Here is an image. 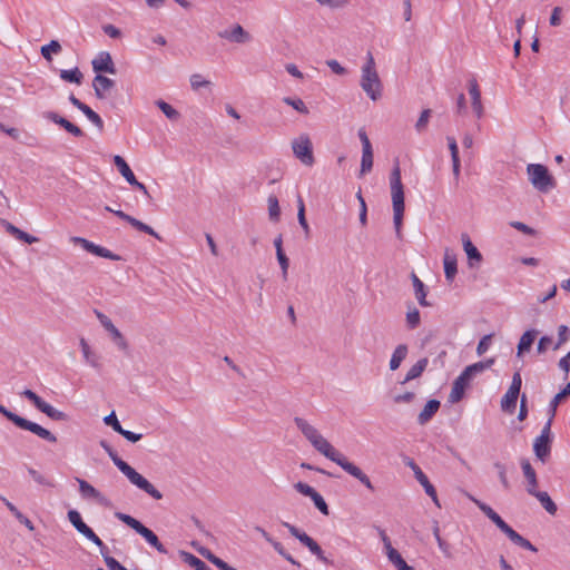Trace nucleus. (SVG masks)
Here are the masks:
<instances>
[{"instance_id": "nucleus-1", "label": "nucleus", "mask_w": 570, "mask_h": 570, "mask_svg": "<svg viewBox=\"0 0 570 570\" xmlns=\"http://www.w3.org/2000/svg\"><path fill=\"white\" fill-rule=\"evenodd\" d=\"M390 186H391V195H392V204H393V223L395 228V234L399 239H402V222L404 216V189L401 180V169L399 163L396 161L394 168L392 169L390 176Z\"/></svg>"}, {"instance_id": "nucleus-2", "label": "nucleus", "mask_w": 570, "mask_h": 570, "mask_svg": "<svg viewBox=\"0 0 570 570\" xmlns=\"http://www.w3.org/2000/svg\"><path fill=\"white\" fill-rule=\"evenodd\" d=\"M361 88L373 101L382 97V82L375 68V61L371 52L367 53V61L362 67Z\"/></svg>"}, {"instance_id": "nucleus-3", "label": "nucleus", "mask_w": 570, "mask_h": 570, "mask_svg": "<svg viewBox=\"0 0 570 570\" xmlns=\"http://www.w3.org/2000/svg\"><path fill=\"white\" fill-rule=\"evenodd\" d=\"M0 413L4 417H7L10 422H12L16 426H18L19 429L29 431V432L36 434L37 436H39L40 439H43L50 443L57 442L56 435L52 434L49 430L9 411L1 403H0Z\"/></svg>"}, {"instance_id": "nucleus-4", "label": "nucleus", "mask_w": 570, "mask_h": 570, "mask_svg": "<svg viewBox=\"0 0 570 570\" xmlns=\"http://www.w3.org/2000/svg\"><path fill=\"white\" fill-rule=\"evenodd\" d=\"M115 517L121 522H124L126 525L135 530L138 534H140L158 552L167 553V549L159 541L158 537L150 529L145 527L140 521L122 512H116Z\"/></svg>"}, {"instance_id": "nucleus-5", "label": "nucleus", "mask_w": 570, "mask_h": 570, "mask_svg": "<svg viewBox=\"0 0 570 570\" xmlns=\"http://www.w3.org/2000/svg\"><path fill=\"white\" fill-rule=\"evenodd\" d=\"M527 173L530 183L541 193H548L556 187V180L550 175L548 168L541 164H529Z\"/></svg>"}, {"instance_id": "nucleus-6", "label": "nucleus", "mask_w": 570, "mask_h": 570, "mask_svg": "<svg viewBox=\"0 0 570 570\" xmlns=\"http://www.w3.org/2000/svg\"><path fill=\"white\" fill-rule=\"evenodd\" d=\"M119 471L127 476L131 484L149 494L153 499L160 500L163 498V494L127 462L119 464Z\"/></svg>"}, {"instance_id": "nucleus-7", "label": "nucleus", "mask_w": 570, "mask_h": 570, "mask_svg": "<svg viewBox=\"0 0 570 570\" xmlns=\"http://www.w3.org/2000/svg\"><path fill=\"white\" fill-rule=\"evenodd\" d=\"M292 148L295 157L306 166H312L315 161L313 155V146L307 135H301L297 139L293 140Z\"/></svg>"}, {"instance_id": "nucleus-8", "label": "nucleus", "mask_w": 570, "mask_h": 570, "mask_svg": "<svg viewBox=\"0 0 570 570\" xmlns=\"http://www.w3.org/2000/svg\"><path fill=\"white\" fill-rule=\"evenodd\" d=\"M95 314L101 326L110 334L111 340L117 345V347L124 352H127L129 348L128 342L120 333V331L114 325L111 320L98 309H95Z\"/></svg>"}, {"instance_id": "nucleus-9", "label": "nucleus", "mask_w": 570, "mask_h": 570, "mask_svg": "<svg viewBox=\"0 0 570 570\" xmlns=\"http://www.w3.org/2000/svg\"><path fill=\"white\" fill-rule=\"evenodd\" d=\"M68 520L75 527V529L86 539H88L96 546L104 547L102 540L94 532V530L89 525H87L83 522L80 513L77 510L68 511Z\"/></svg>"}, {"instance_id": "nucleus-10", "label": "nucleus", "mask_w": 570, "mask_h": 570, "mask_svg": "<svg viewBox=\"0 0 570 570\" xmlns=\"http://www.w3.org/2000/svg\"><path fill=\"white\" fill-rule=\"evenodd\" d=\"M71 242L76 245H80L85 250H87L88 253H91L96 256L104 257V258L111 259V261H120L121 259V257L119 255L114 254L106 247L96 245L95 243H92L86 238L73 236V237H71Z\"/></svg>"}, {"instance_id": "nucleus-11", "label": "nucleus", "mask_w": 570, "mask_h": 570, "mask_svg": "<svg viewBox=\"0 0 570 570\" xmlns=\"http://www.w3.org/2000/svg\"><path fill=\"white\" fill-rule=\"evenodd\" d=\"M307 440L311 442V444L314 446L316 451H318L321 454H323L331 461H334L336 456L341 453L325 438H323L318 431L312 434L311 438Z\"/></svg>"}, {"instance_id": "nucleus-12", "label": "nucleus", "mask_w": 570, "mask_h": 570, "mask_svg": "<svg viewBox=\"0 0 570 570\" xmlns=\"http://www.w3.org/2000/svg\"><path fill=\"white\" fill-rule=\"evenodd\" d=\"M76 480L79 484V492L83 499H92L104 507L109 505V500L89 482L79 478H77Z\"/></svg>"}, {"instance_id": "nucleus-13", "label": "nucleus", "mask_w": 570, "mask_h": 570, "mask_svg": "<svg viewBox=\"0 0 570 570\" xmlns=\"http://www.w3.org/2000/svg\"><path fill=\"white\" fill-rule=\"evenodd\" d=\"M91 65L97 75H101L102 72L115 75L117 72L111 55L107 51L99 52Z\"/></svg>"}, {"instance_id": "nucleus-14", "label": "nucleus", "mask_w": 570, "mask_h": 570, "mask_svg": "<svg viewBox=\"0 0 570 570\" xmlns=\"http://www.w3.org/2000/svg\"><path fill=\"white\" fill-rule=\"evenodd\" d=\"M43 117L53 124L59 125L75 137H82L85 135L82 129L55 111H46L43 112Z\"/></svg>"}, {"instance_id": "nucleus-15", "label": "nucleus", "mask_w": 570, "mask_h": 570, "mask_svg": "<svg viewBox=\"0 0 570 570\" xmlns=\"http://www.w3.org/2000/svg\"><path fill=\"white\" fill-rule=\"evenodd\" d=\"M409 465L412 468L415 479L419 481V483L424 488L425 493L433 500V502L440 507L436 490L433 487V484L429 481L425 473L420 469L419 465H416L413 461H410Z\"/></svg>"}, {"instance_id": "nucleus-16", "label": "nucleus", "mask_w": 570, "mask_h": 570, "mask_svg": "<svg viewBox=\"0 0 570 570\" xmlns=\"http://www.w3.org/2000/svg\"><path fill=\"white\" fill-rule=\"evenodd\" d=\"M115 215L117 217H119L120 219L127 222L128 224H130L135 229L139 230V232H142V233H146L150 236H154L155 238L161 240V237L160 235L154 230L153 227H150L149 225L138 220L137 218L126 214L125 212L122 210H115Z\"/></svg>"}, {"instance_id": "nucleus-17", "label": "nucleus", "mask_w": 570, "mask_h": 570, "mask_svg": "<svg viewBox=\"0 0 570 570\" xmlns=\"http://www.w3.org/2000/svg\"><path fill=\"white\" fill-rule=\"evenodd\" d=\"M218 37L235 43H245L250 40V35L240 24H235L230 30L219 31Z\"/></svg>"}, {"instance_id": "nucleus-18", "label": "nucleus", "mask_w": 570, "mask_h": 570, "mask_svg": "<svg viewBox=\"0 0 570 570\" xmlns=\"http://www.w3.org/2000/svg\"><path fill=\"white\" fill-rule=\"evenodd\" d=\"M461 240L463 245V249L468 256L470 267H474L482 262V255L479 249L472 244L469 235L463 233L461 235Z\"/></svg>"}, {"instance_id": "nucleus-19", "label": "nucleus", "mask_w": 570, "mask_h": 570, "mask_svg": "<svg viewBox=\"0 0 570 570\" xmlns=\"http://www.w3.org/2000/svg\"><path fill=\"white\" fill-rule=\"evenodd\" d=\"M114 86L115 81L104 75H96V77L92 80L95 96L98 99H105L107 97L106 92L110 90Z\"/></svg>"}, {"instance_id": "nucleus-20", "label": "nucleus", "mask_w": 570, "mask_h": 570, "mask_svg": "<svg viewBox=\"0 0 570 570\" xmlns=\"http://www.w3.org/2000/svg\"><path fill=\"white\" fill-rule=\"evenodd\" d=\"M469 94L471 96L472 100V108L476 115L478 118H481L483 116V105L481 101V91L479 88V85L476 80L473 78L469 81Z\"/></svg>"}, {"instance_id": "nucleus-21", "label": "nucleus", "mask_w": 570, "mask_h": 570, "mask_svg": "<svg viewBox=\"0 0 570 570\" xmlns=\"http://www.w3.org/2000/svg\"><path fill=\"white\" fill-rule=\"evenodd\" d=\"M337 465H340L346 473H348L351 476L355 478L356 480L361 481L363 476L366 474L354 463L350 462L346 456L342 453H340L336 459L333 461Z\"/></svg>"}, {"instance_id": "nucleus-22", "label": "nucleus", "mask_w": 570, "mask_h": 570, "mask_svg": "<svg viewBox=\"0 0 570 570\" xmlns=\"http://www.w3.org/2000/svg\"><path fill=\"white\" fill-rule=\"evenodd\" d=\"M468 498L499 528L501 529L507 522L488 504L468 494Z\"/></svg>"}, {"instance_id": "nucleus-23", "label": "nucleus", "mask_w": 570, "mask_h": 570, "mask_svg": "<svg viewBox=\"0 0 570 570\" xmlns=\"http://www.w3.org/2000/svg\"><path fill=\"white\" fill-rule=\"evenodd\" d=\"M444 274L448 282H452L458 273L456 256L449 248L444 252Z\"/></svg>"}, {"instance_id": "nucleus-24", "label": "nucleus", "mask_w": 570, "mask_h": 570, "mask_svg": "<svg viewBox=\"0 0 570 570\" xmlns=\"http://www.w3.org/2000/svg\"><path fill=\"white\" fill-rule=\"evenodd\" d=\"M521 468L527 479L528 487L527 491L529 494L534 493L538 487L537 473L530 462L527 459L521 460Z\"/></svg>"}, {"instance_id": "nucleus-25", "label": "nucleus", "mask_w": 570, "mask_h": 570, "mask_svg": "<svg viewBox=\"0 0 570 570\" xmlns=\"http://www.w3.org/2000/svg\"><path fill=\"white\" fill-rule=\"evenodd\" d=\"M533 451L539 460L546 462L551 452L550 438L538 436L533 443Z\"/></svg>"}, {"instance_id": "nucleus-26", "label": "nucleus", "mask_w": 570, "mask_h": 570, "mask_svg": "<svg viewBox=\"0 0 570 570\" xmlns=\"http://www.w3.org/2000/svg\"><path fill=\"white\" fill-rule=\"evenodd\" d=\"M440 405H441L440 401H438V400L428 401V403L425 404V406L423 407V410L420 412V414L417 416L419 424H421V425L426 424L438 412V410L440 409Z\"/></svg>"}, {"instance_id": "nucleus-27", "label": "nucleus", "mask_w": 570, "mask_h": 570, "mask_svg": "<svg viewBox=\"0 0 570 570\" xmlns=\"http://www.w3.org/2000/svg\"><path fill=\"white\" fill-rule=\"evenodd\" d=\"M537 335V330H528L522 334L518 344V356H521L524 352H528L531 348Z\"/></svg>"}, {"instance_id": "nucleus-28", "label": "nucleus", "mask_w": 570, "mask_h": 570, "mask_svg": "<svg viewBox=\"0 0 570 570\" xmlns=\"http://www.w3.org/2000/svg\"><path fill=\"white\" fill-rule=\"evenodd\" d=\"M429 364V360L423 357L419 360L406 373L405 377L401 381V384H405L412 380H415L422 375Z\"/></svg>"}, {"instance_id": "nucleus-29", "label": "nucleus", "mask_w": 570, "mask_h": 570, "mask_svg": "<svg viewBox=\"0 0 570 570\" xmlns=\"http://www.w3.org/2000/svg\"><path fill=\"white\" fill-rule=\"evenodd\" d=\"M409 348L406 344H400L395 347L390 360V370L396 371L401 363L406 358Z\"/></svg>"}, {"instance_id": "nucleus-30", "label": "nucleus", "mask_w": 570, "mask_h": 570, "mask_svg": "<svg viewBox=\"0 0 570 570\" xmlns=\"http://www.w3.org/2000/svg\"><path fill=\"white\" fill-rule=\"evenodd\" d=\"M412 282L419 304L421 306H430V303L426 301L425 285L414 273H412Z\"/></svg>"}, {"instance_id": "nucleus-31", "label": "nucleus", "mask_w": 570, "mask_h": 570, "mask_svg": "<svg viewBox=\"0 0 570 570\" xmlns=\"http://www.w3.org/2000/svg\"><path fill=\"white\" fill-rule=\"evenodd\" d=\"M568 396H570V382L551 400L548 409L551 417L556 416L559 404L562 403Z\"/></svg>"}, {"instance_id": "nucleus-32", "label": "nucleus", "mask_w": 570, "mask_h": 570, "mask_svg": "<svg viewBox=\"0 0 570 570\" xmlns=\"http://www.w3.org/2000/svg\"><path fill=\"white\" fill-rule=\"evenodd\" d=\"M531 495L535 497L541 505L546 509V511L552 515L556 514L558 508L557 504L552 501L548 492L535 490Z\"/></svg>"}, {"instance_id": "nucleus-33", "label": "nucleus", "mask_w": 570, "mask_h": 570, "mask_svg": "<svg viewBox=\"0 0 570 570\" xmlns=\"http://www.w3.org/2000/svg\"><path fill=\"white\" fill-rule=\"evenodd\" d=\"M386 556L389 561L397 569V570H414L413 567L409 566L405 560L402 558L400 552L394 549L390 548L389 551H386Z\"/></svg>"}, {"instance_id": "nucleus-34", "label": "nucleus", "mask_w": 570, "mask_h": 570, "mask_svg": "<svg viewBox=\"0 0 570 570\" xmlns=\"http://www.w3.org/2000/svg\"><path fill=\"white\" fill-rule=\"evenodd\" d=\"M519 394L518 392L508 390L501 400V409L504 412L513 413L517 407Z\"/></svg>"}, {"instance_id": "nucleus-35", "label": "nucleus", "mask_w": 570, "mask_h": 570, "mask_svg": "<svg viewBox=\"0 0 570 570\" xmlns=\"http://www.w3.org/2000/svg\"><path fill=\"white\" fill-rule=\"evenodd\" d=\"M180 557L184 562L189 564L195 570H212L203 560L189 552L180 551Z\"/></svg>"}, {"instance_id": "nucleus-36", "label": "nucleus", "mask_w": 570, "mask_h": 570, "mask_svg": "<svg viewBox=\"0 0 570 570\" xmlns=\"http://www.w3.org/2000/svg\"><path fill=\"white\" fill-rule=\"evenodd\" d=\"M39 411L45 413L48 417L55 421H68L69 419V416L65 412L57 410L47 402L42 404Z\"/></svg>"}, {"instance_id": "nucleus-37", "label": "nucleus", "mask_w": 570, "mask_h": 570, "mask_svg": "<svg viewBox=\"0 0 570 570\" xmlns=\"http://www.w3.org/2000/svg\"><path fill=\"white\" fill-rule=\"evenodd\" d=\"M283 525L288 530V532L295 537L302 544H304L306 548L313 542V538H311L308 534H306L305 532L301 531L298 528H296L295 525L288 523V522H283Z\"/></svg>"}, {"instance_id": "nucleus-38", "label": "nucleus", "mask_w": 570, "mask_h": 570, "mask_svg": "<svg viewBox=\"0 0 570 570\" xmlns=\"http://www.w3.org/2000/svg\"><path fill=\"white\" fill-rule=\"evenodd\" d=\"M59 76L63 81L72 82V83H77V85H80L83 79L82 72L77 67H75L73 69H70V70H60Z\"/></svg>"}, {"instance_id": "nucleus-39", "label": "nucleus", "mask_w": 570, "mask_h": 570, "mask_svg": "<svg viewBox=\"0 0 570 570\" xmlns=\"http://www.w3.org/2000/svg\"><path fill=\"white\" fill-rule=\"evenodd\" d=\"M80 347L86 362L89 363L92 367L99 368L100 364L98 362V356L91 352L90 346L85 338L80 340Z\"/></svg>"}, {"instance_id": "nucleus-40", "label": "nucleus", "mask_w": 570, "mask_h": 570, "mask_svg": "<svg viewBox=\"0 0 570 570\" xmlns=\"http://www.w3.org/2000/svg\"><path fill=\"white\" fill-rule=\"evenodd\" d=\"M155 104L169 120L176 121L179 119L180 114L165 100L158 99L155 101Z\"/></svg>"}, {"instance_id": "nucleus-41", "label": "nucleus", "mask_w": 570, "mask_h": 570, "mask_svg": "<svg viewBox=\"0 0 570 570\" xmlns=\"http://www.w3.org/2000/svg\"><path fill=\"white\" fill-rule=\"evenodd\" d=\"M297 207H298L297 208L298 209L297 210L298 224L303 228L305 237L308 238L311 229H309V225H308V223L306 220V217H305V205H304V202H303L302 197H298Z\"/></svg>"}, {"instance_id": "nucleus-42", "label": "nucleus", "mask_w": 570, "mask_h": 570, "mask_svg": "<svg viewBox=\"0 0 570 570\" xmlns=\"http://www.w3.org/2000/svg\"><path fill=\"white\" fill-rule=\"evenodd\" d=\"M114 164L117 167V169L119 170V173L121 174V176L126 179V181L128 179H131V177L134 176V173L121 156H119V155L114 156Z\"/></svg>"}, {"instance_id": "nucleus-43", "label": "nucleus", "mask_w": 570, "mask_h": 570, "mask_svg": "<svg viewBox=\"0 0 570 570\" xmlns=\"http://www.w3.org/2000/svg\"><path fill=\"white\" fill-rule=\"evenodd\" d=\"M372 167H373V149L362 150L360 177L370 173L372 170Z\"/></svg>"}, {"instance_id": "nucleus-44", "label": "nucleus", "mask_w": 570, "mask_h": 570, "mask_svg": "<svg viewBox=\"0 0 570 570\" xmlns=\"http://www.w3.org/2000/svg\"><path fill=\"white\" fill-rule=\"evenodd\" d=\"M464 391H465V386L461 382L454 380V382L452 384L451 392L449 394V402L450 403L460 402L464 396Z\"/></svg>"}, {"instance_id": "nucleus-45", "label": "nucleus", "mask_w": 570, "mask_h": 570, "mask_svg": "<svg viewBox=\"0 0 570 570\" xmlns=\"http://www.w3.org/2000/svg\"><path fill=\"white\" fill-rule=\"evenodd\" d=\"M61 51V45L58 40H51L48 45L41 47V56L47 60L51 61V53H59Z\"/></svg>"}, {"instance_id": "nucleus-46", "label": "nucleus", "mask_w": 570, "mask_h": 570, "mask_svg": "<svg viewBox=\"0 0 570 570\" xmlns=\"http://www.w3.org/2000/svg\"><path fill=\"white\" fill-rule=\"evenodd\" d=\"M294 422L297 426V429L302 432V434L309 439L312 434H314L317 429L311 425L305 419L296 416L294 419Z\"/></svg>"}, {"instance_id": "nucleus-47", "label": "nucleus", "mask_w": 570, "mask_h": 570, "mask_svg": "<svg viewBox=\"0 0 570 570\" xmlns=\"http://www.w3.org/2000/svg\"><path fill=\"white\" fill-rule=\"evenodd\" d=\"M268 203V215L271 220L278 222L281 216V208L276 196L271 195L267 199Z\"/></svg>"}, {"instance_id": "nucleus-48", "label": "nucleus", "mask_w": 570, "mask_h": 570, "mask_svg": "<svg viewBox=\"0 0 570 570\" xmlns=\"http://www.w3.org/2000/svg\"><path fill=\"white\" fill-rule=\"evenodd\" d=\"M100 131L104 129V121L101 117L94 111L89 106H85L80 110Z\"/></svg>"}, {"instance_id": "nucleus-49", "label": "nucleus", "mask_w": 570, "mask_h": 570, "mask_svg": "<svg viewBox=\"0 0 570 570\" xmlns=\"http://www.w3.org/2000/svg\"><path fill=\"white\" fill-rule=\"evenodd\" d=\"M27 471H28L29 475L33 479V481L36 483H38L40 485L48 487V488H53L55 487V483H53L52 480L46 478L45 475H42L40 472L35 470L33 468L28 466Z\"/></svg>"}, {"instance_id": "nucleus-50", "label": "nucleus", "mask_w": 570, "mask_h": 570, "mask_svg": "<svg viewBox=\"0 0 570 570\" xmlns=\"http://www.w3.org/2000/svg\"><path fill=\"white\" fill-rule=\"evenodd\" d=\"M421 323L420 312L416 307H412L406 313V325L410 330L416 328Z\"/></svg>"}, {"instance_id": "nucleus-51", "label": "nucleus", "mask_w": 570, "mask_h": 570, "mask_svg": "<svg viewBox=\"0 0 570 570\" xmlns=\"http://www.w3.org/2000/svg\"><path fill=\"white\" fill-rule=\"evenodd\" d=\"M283 101L293 107L295 110H297L299 114L307 115L308 108L304 104V101L301 98H292V97H285L283 98Z\"/></svg>"}, {"instance_id": "nucleus-52", "label": "nucleus", "mask_w": 570, "mask_h": 570, "mask_svg": "<svg viewBox=\"0 0 570 570\" xmlns=\"http://www.w3.org/2000/svg\"><path fill=\"white\" fill-rule=\"evenodd\" d=\"M269 544L277 551L278 554H281L285 560L291 562L292 564L296 567H301V562L295 560L288 552L285 551L283 544L275 539H273V542H269Z\"/></svg>"}, {"instance_id": "nucleus-53", "label": "nucleus", "mask_w": 570, "mask_h": 570, "mask_svg": "<svg viewBox=\"0 0 570 570\" xmlns=\"http://www.w3.org/2000/svg\"><path fill=\"white\" fill-rule=\"evenodd\" d=\"M99 444L107 452V454L118 469L119 464H124L126 462L118 456L117 452L110 446V444L106 440H101Z\"/></svg>"}, {"instance_id": "nucleus-54", "label": "nucleus", "mask_w": 570, "mask_h": 570, "mask_svg": "<svg viewBox=\"0 0 570 570\" xmlns=\"http://www.w3.org/2000/svg\"><path fill=\"white\" fill-rule=\"evenodd\" d=\"M307 549L311 551L312 554H314L321 562L325 564H332V561H330L322 550L321 546L313 540V542L307 547Z\"/></svg>"}, {"instance_id": "nucleus-55", "label": "nucleus", "mask_w": 570, "mask_h": 570, "mask_svg": "<svg viewBox=\"0 0 570 570\" xmlns=\"http://www.w3.org/2000/svg\"><path fill=\"white\" fill-rule=\"evenodd\" d=\"M307 549L311 551L312 554H314L321 562L325 564H332V561H330L322 550L321 546L313 540V542L307 547Z\"/></svg>"}, {"instance_id": "nucleus-56", "label": "nucleus", "mask_w": 570, "mask_h": 570, "mask_svg": "<svg viewBox=\"0 0 570 570\" xmlns=\"http://www.w3.org/2000/svg\"><path fill=\"white\" fill-rule=\"evenodd\" d=\"M433 534L436 539L440 550L444 553L445 557L450 558L451 557V547L446 541H444L441 538L440 529H439L438 524L433 528Z\"/></svg>"}, {"instance_id": "nucleus-57", "label": "nucleus", "mask_w": 570, "mask_h": 570, "mask_svg": "<svg viewBox=\"0 0 570 570\" xmlns=\"http://www.w3.org/2000/svg\"><path fill=\"white\" fill-rule=\"evenodd\" d=\"M570 338V330L567 325H560L558 327V342L553 346V350L560 348L561 345L567 343Z\"/></svg>"}, {"instance_id": "nucleus-58", "label": "nucleus", "mask_w": 570, "mask_h": 570, "mask_svg": "<svg viewBox=\"0 0 570 570\" xmlns=\"http://www.w3.org/2000/svg\"><path fill=\"white\" fill-rule=\"evenodd\" d=\"M20 394L21 396L28 399L36 406L37 410H40V407L45 403V401L38 394H36L33 391L29 389L23 390Z\"/></svg>"}, {"instance_id": "nucleus-59", "label": "nucleus", "mask_w": 570, "mask_h": 570, "mask_svg": "<svg viewBox=\"0 0 570 570\" xmlns=\"http://www.w3.org/2000/svg\"><path fill=\"white\" fill-rule=\"evenodd\" d=\"M431 109H424L422 110L416 124H415V129L419 131V132H422L425 130L426 126H428V122H429V119L431 117Z\"/></svg>"}, {"instance_id": "nucleus-60", "label": "nucleus", "mask_w": 570, "mask_h": 570, "mask_svg": "<svg viewBox=\"0 0 570 570\" xmlns=\"http://www.w3.org/2000/svg\"><path fill=\"white\" fill-rule=\"evenodd\" d=\"M311 500L314 502L315 507L324 514H330V509L327 503L325 502L324 498L316 492V494L312 495Z\"/></svg>"}, {"instance_id": "nucleus-61", "label": "nucleus", "mask_w": 570, "mask_h": 570, "mask_svg": "<svg viewBox=\"0 0 570 570\" xmlns=\"http://www.w3.org/2000/svg\"><path fill=\"white\" fill-rule=\"evenodd\" d=\"M104 423L108 426H111L114 431L120 433L124 429L119 423L116 413L112 411L110 414L104 417Z\"/></svg>"}, {"instance_id": "nucleus-62", "label": "nucleus", "mask_w": 570, "mask_h": 570, "mask_svg": "<svg viewBox=\"0 0 570 570\" xmlns=\"http://www.w3.org/2000/svg\"><path fill=\"white\" fill-rule=\"evenodd\" d=\"M294 489L305 495V497H308V498H312V495L316 494V490L314 488H312L311 485L299 481L297 483L294 484Z\"/></svg>"}, {"instance_id": "nucleus-63", "label": "nucleus", "mask_w": 570, "mask_h": 570, "mask_svg": "<svg viewBox=\"0 0 570 570\" xmlns=\"http://www.w3.org/2000/svg\"><path fill=\"white\" fill-rule=\"evenodd\" d=\"M492 336H493L492 334H488V335H484L480 340V342L476 346V354L479 356L483 355L489 350V347L491 345Z\"/></svg>"}, {"instance_id": "nucleus-64", "label": "nucleus", "mask_w": 570, "mask_h": 570, "mask_svg": "<svg viewBox=\"0 0 570 570\" xmlns=\"http://www.w3.org/2000/svg\"><path fill=\"white\" fill-rule=\"evenodd\" d=\"M210 85V81L205 80L202 75L194 73L190 76V86L194 90H198L202 87H207Z\"/></svg>"}]
</instances>
